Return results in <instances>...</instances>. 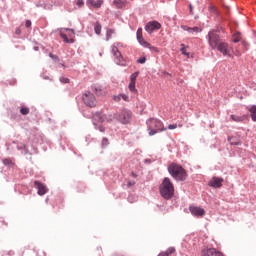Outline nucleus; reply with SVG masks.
Listing matches in <instances>:
<instances>
[{"instance_id": "obj_1", "label": "nucleus", "mask_w": 256, "mask_h": 256, "mask_svg": "<svg viewBox=\"0 0 256 256\" xmlns=\"http://www.w3.org/2000/svg\"><path fill=\"white\" fill-rule=\"evenodd\" d=\"M113 119H118L120 123L127 125L129 121H131V112L127 110H123L119 114H115L114 116L111 114H103L101 112H96L93 115L92 121L93 125L100 131L101 133H105V126L102 123H111Z\"/></svg>"}, {"instance_id": "obj_2", "label": "nucleus", "mask_w": 256, "mask_h": 256, "mask_svg": "<svg viewBox=\"0 0 256 256\" xmlns=\"http://www.w3.org/2000/svg\"><path fill=\"white\" fill-rule=\"evenodd\" d=\"M168 172L176 181H185L187 179V171L179 164L171 163L168 166Z\"/></svg>"}, {"instance_id": "obj_3", "label": "nucleus", "mask_w": 256, "mask_h": 256, "mask_svg": "<svg viewBox=\"0 0 256 256\" xmlns=\"http://www.w3.org/2000/svg\"><path fill=\"white\" fill-rule=\"evenodd\" d=\"M160 194L164 199H171L175 195V186L171 179L164 178L162 184L160 185Z\"/></svg>"}, {"instance_id": "obj_4", "label": "nucleus", "mask_w": 256, "mask_h": 256, "mask_svg": "<svg viewBox=\"0 0 256 256\" xmlns=\"http://www.w3.org/2000/svg\"><path fill=\"white\" fill-rule=\"evenodd\" d=\"M221 42H222L221 37H219V34L217 33V31L212 30L208 33V43L211 49H217L218 45Z\"/></svg>"}, {"instance_id": "obj_5", "label": "nucleus", "mask_w": 256, "mask_h": 256, "mask_svg": "<svg viewBox=\"0 0 256 256\" xmlns=\"http://www.w3.org/2000/svg\"><path fill=\"white\" fill-rule=\"evenodd\" d=\"M137 41L142 45L143 47H146L147 49H150V51H155L156 53H159V49L155 46H151L149 42L145 41L143 38V29L139 28L136 32Z\"/></svg>"}, {"instance_id": "obj_6", "label": "nucleus", "mask_w": 256, "mask_h": 256, "mask_svg": "<svg viewBox=\"0 0 256 256\" xmlns=\"http://www.w3.org/2000/svg\"><path fill=\"white\" fill-rule=\"evenodd\" d=\"M119 47H121V43L115 42L112 44L111 49H112V54L114 55L116 59L117 65H125L123 63V56L121 55V52L119 51Z\"/></svg>"}, {"instance_id": "obj_7", "label": "nucleus", "mask_w": 256, "mask_h": 256, "mask_svg": "<svg viewBox=\"0 0 256 256\" xmlns=\"http://www.w3.org/2000/svg\"><path fill=\"white\" fill-rule=\"evenodd\" d=\"M216 49L219 51V53H222L224 57H233V54H231L233 48L226 42H220Z\"/></svg>"}, {"instance_id": "obj_8", "label": "nucleus", "mask_w": 256, "mask_h": 256, "mask_svg": "<svg viewBox=\"0 0 256 256\" xmlns=\"http://www.w3.org/2000/svg\"><path fill=\"white\" fill-rule=\"evenodd\" d=\"M83 101L85 105L88 107H95L97 105V100L95 99V95L93 93L88 92L83 95Z\"/></svg>"}, {"instance_id": "obj_9", "label": "nucleus", "mask_w": 256, "mask_h": 256, "mask_svg": "<svg viewBox=\"0 0 256 256\" xmlns=\"http://www.w3.org/2000/svg\"><path fill=\"white\" fill-rule=\"evenodd\" d=\"M150 129H155L156 131H167V128H163V122L157 119H151L148 121Z\"/></svg>"}, {"instance_id": "obj_10", "label": "nucleus", "mask_w": 256, "mask_h": 256, "mask_svg": "<svg viewBox=\"0 0 256 256\" xmlns=\"http://www.w3.org/2000/svg\"><path fill=\"white\" fill-rule=\"evenodd\" d=\"M159 29H161V23H159L157 21L148 22L145 26V31H147V33H149V34L153 33V31H157Z\"/></svg>"}, {"instance_id": "obj_11", "label": "nucleus", "mask_w": 256, "mask_h": 256, "mask_svg": "<svg viewBox=\"0 0 256 256\" xmlns=\"http://www.w3.org/2000/svg\"><path fill=\"white\" fill-rule=\"evenodd\" d=\"M223 178L219 177H213L209 182V187H213L214 189H220V187H223Z\"/></svg>"}, {"instance_id": "obj_12", "label": "nucleus", "mask_w": 256, "mask_h": 256, "mask_svg": "<svg viewBox=\"0 0 256 256\" xmlns=\"http://www.w3.org/2000/svg\"><path fill=\"white\" fill-rule=\"evenodd\" d=\"M34 187L38 190V195H40V196L45 195L49 191L47 186H45V184H43L39 181L34 182Z\"/></svg>"}, {"instance_id": "obj_13", "label": "nucleus", "mask_w": 256, "mask_h": 256, "mask_svg": "<svg viewBox=\"0 0 256 256\" xmlns=\"http://www.w3.org/2000/svg\"><path fill=\"white\" fill-rule=\"evenodd\" d=\"M190 213L194 215V217H203L205 215V209L197 206L189 207Z\"/></svg>"}, {"instance_id": "obj_14", "label": "nucleus", "mask_w": 256, "mask_h": 256, "mask_svg": "<svg viewBox=\"0 0 256 256\" xmlns=\"http://www.w3.org/2000/svg\"><path fill=\"white\" fill-rule=\"evenodd\" d=\"M86 5L88 7H94V9H101L103 0H87Z\"/></svg>"}, {"instance_id": "obj_15", "label": "nucleus", "mask_w": 256, "mask_h": 256, "mask_svg": "<svg viewBox=\"0 0 256 256\" xmlns=\"http://www.w3.org/2000/svg\"><path fill=\"white\" fill-rule=\"evenodd\" d=\"M128 4L129 1L127 0H113V5L116 9H125Z\"/></svg>"}, {"instance_id": "obj_16", "label": "nucleus", "mask_w": 256, "mask_h": 256, "mask_svg": "<svg viewBox=\"0 0 256 256\" xmlns=\"http://www.w3.org/2000/svg\"><path fill=\"white\" fill-rule=\"evenodd\" d=\"M60 37L63 39L64 43H75V39H73V36L67 37V34L61 32Z\"/></svg>"}, {"instance_id": "obj_17", "label": "nucleus", "mask_w": 256, "mask_h": 256, "mask_svg": "<svg viewBox=\"0 0 256 256\" xmlns=\"http://www.w3.org/2000/svg\"><path fill=\"white\" fill-rule=\"evenodd\" d=\"M230 119H232L236 123H241V122L245 121V116L231 115Z\"/></svg>"}, {"instance_id": "obj_18", "label": "nucleus", "mask_w": 256, "mask_h": 256, "mask_svg": "<svg viewBox=\"0 0 256 256\" xmlns=\"http://www.w3.org/2000/svg\"><path fill=\"white\" fill-rule=\"evenodd\" d=\"M113 35H115V30L108 29L106 32V41H109V39H111V37H113Z\"/></svg>"}, {"instance_id": "obj_19", "label": "nucleus", "mask_w": 256, "mask_h": 256, "mask_svg": "<svg viewBox=\"0 0 256 256\" xmlns=\"http://www.w3.org/2000/svg\"><path fill=\"white\" fill-rule=\"evenodd\" d=\"M128 89L131 93H137V88H135V82L130 81Z\"/></svg>"}, {"instance_id": "obj_20", "label": "nucleus", "mask_w": 256, "mask_h": 256, "mask_svg": "<svg viewBox=\"0 0 256 256\" xmlns=\"http://www.w3.org/2000/svg\"><path fill=\"white\" fill-rule=\"evenodd\" d=\"M94 31H95L96 35H101V24H99V22L95 23Z\"/></svg>"}, {"instance_id": "obj_21", "label": "nucleus", "mask_w": 256, "mask_h": 256, "mask_svg": "<svg viewBox=\"0 0 256 256\" xmlns=\"http://www.w3.org/2000/svg\"><path fill=\"white\" fill-rule=\"evenodd\" d=\"M250 113H251V118L252 120L256 121V106H252L249 109Z\"/></svg>"}, {"instance_id": "obj_22", "label": "nucleus", "mask_w": 256, "mask_h": 256, "mask_svg": "<svg viewBox=\"0 0 256 256\" xmlns=\"http://www.w3.org/2000/svg\"><path fill=\"white\" fill-rule=\"evenodd\" d=\"M188 33H201V28L199 27H193V28H187Z\"/></svg>"}, {"instance_id": "obj_23", "label": "nucleus", "mask_w": 256, "mask_h": 256, "mask_svg": "<svg viewBox=\"0 0 256 256\" xmlns=\"http://www.w3.org/2000/svg\"><path fill=\"white\" fill-rule=\"evenodd\" d=\"M137 77H139V72H134V73L131 74V76H130V81L136 83Z\"/></svg>"}, {"instance_id": "obj_24", "label": "nucleus", "mask_w": 256, "mask_h": 256, "mask_svg": "<svg viewBox=\"0 0 256 256\" xmlns=\"http://www.w3.org/2000/svg\"><path fill=\"white\" fill-rule=\"evenodd\" d=\"M233 37H234V39H233L234 43H239V41H241V34L240 33L234 34Z\"/></svg>"}, {"instance_id": "obj_25", "label": "nucleus", "mask_w": 256, "mask_h": 256, "mask_svg": "<svg viewBox=\"0 0 256 256\" xmlns=\"http://www.w3.org/2000/svg\"><path fill=\"white\" fill-rule=\"evenodd\" d=\"M21 115H29V108L28 107H22L20 109Z\"/></svg>"}, {"instance_id": "obj_26", "label": "nucleus", "mask_w": 256, "mask_h": 256, "mask_svg": "<svg viewBox=\"0 0 256 256\" xmlns=\"http://www.w3.org/2000/svg\"><path fill=\"white\" fill-rule=\"evenodd\" d=\"M109 145V139L103 138L101 142L102 147H107Z\"/></svg>"}, {"instance_id": "obj_27", "label": "nucleus", "mask_w": 256, "mask_h": 256, "mask_svg": "<svg viewBox=\"0 0 256 256\" xmlns=\"http://www.w3.org/2000/svg\"><path fill=\"white\" fill-rule=\"evenodd\" d=\"M156 133H157V130H155L154 128L149 127V135H150V136H153V135H155Z\"/></svg>"}, {"instance_id": "obj_28", "label": "nucleus", "mask_w": 256, "mask_h": 256, "mask_svg": "<svg viewBox=\"0 0 256 256\" xmlns=\"http://www.w3.org/2000/svg\"><path fill=\"white\" fill-rule=\"evenodd\" d=\"M145 61H147V58L145 57H141L137 60V63H140L141 65H143V63H145Z\"/></svg>"}, {"instance_id": "obj_29", "label": "nucleus", "mask_w": 256, "mask_h": 256, "mask_svg": "<svg viewBox=\"0 0 256 256\" xmlns=\"http://www.w3.org/2000/svg\"><path fill=\"white\" fill-rule=\"evenodd\" d=\"M228 141L230 142L231 145H241V142H234L233 138H228Z\"/></svg>"}, {"instance_id": "obj_30", "label": "nucleus", "mask_w": 256, "mask_h": 256, "mask_svg": "<svg viewBox=\"0 0 256 256\" xmlns=\"http://www.w3.org/2000/svg\"><path fill=\"white\" fill-rule=\"evenodd\" d=\"M78 7H83V5H85V2L83 0H77Z\"/></svg>"}, {"instance_id": "obj_31", "label": "nucleus", "mask_w": 256, "mask_h": 256, "mask_svg": "<svg viewBox=\"0 0 256 256\" xmlns=\"http://www.w3.org/2000/svg\"><path fill=\"white\" fill-rule=\"evenodd\" d=\"M120 97H121V99H123L124 101H129V96H127L126 94H121Z\"/></svg>"}, {"instance_id": "obj_32", "label": "nucleus", "mask_w": 256, "mask_h": 256, "mask_svg": "<svg viewBox=\"0 0 256 256\" xmlns=\"http://www.w3.org/2000/svg\"><path fill=\"white\" fill-rule=\"evenodd\" d=\"M181 53H182V55H187V56H189V53H187V50L185 49V47H182V48H181Z\"/></svg>"}, {"instance_id": "obj_33", "label": "nucleus", "mask_w": 256, "mask_h": 256, "mask_svg": "<svg viewBox=\"0 0 256 256\" xmlns=\"http://www.w3.org/2000/svg\"><path fill=\"white\" fill-rule=\"evenodd\" d=\"M134 185H135V181H129V182L127 183L128 189L131 188V187H133Z\"/></svg>"}, {"instance_id": "obj_34", "label": "nucleus", "mask_w": 256, "mask_h": 256, "mask_svg": "<svg viewBox=\"0 0 256 256\" xmlns=\"http://www.w3.org/2000/svg\"><path fill=\"white\" fill-rule=\"evenodd\" d=\"M168 129L172 130V129H177V124H170L168 126Z\"/></svg>"}, {"instance_id": "obj_35", "label": "nucleus", "mask_w": 256, "mask_h": 256, "mask_svg": "<svg viewBox=\"0 0 256 256\" xmlns=\"http://www.w3.org/2000/svg\"><path fill=\"white\" fill-rule=\"evenodd\" d=\"M60 81H61L62 83H69L68 78H60Z\"/></svg>"}, {"instance_id": "obj_36", "label": "nucleus", "mask_w": 256, "mask_h": 256, "mask_svg": "<svg viewBox=\"0 0 256 256\" xmlns=\"http://www.w3.org/2000/svg\"><path fill=\"white\" fill-rule=\"evenodd\" d=\"M114 101H116V102L121 101V95H119V96H114Z\"/></svg>"}, {"instance_id": "obj_37", "label": "nucleus", "mask_w": 256, "mask_h": 256, "mask_svg": "<svg viewBox=\"0 0 256 256\" xmlns=\"http://www.w3.org/2000/svg\"><path fill=\"white\" fill-rule=\"evenodd\" d=\"M25 27H27V28L31 27V21H30V20H27V21H26Z\"/></svg>"}, {"instance_id": "obj_38", "label": "nucleus", "mask_w": 256, "mask_h": 256, "mask_svg": "<svg viewBox=\"0 0 256 256\" xmlns=\"http://www.w3.org/2000/svg\"><path fill=\"white\" fill-rule=\"evenodd\" d=\"M38 256H46L45 252H43V250H40L38 253H37Z\"/></svg>"}, {"instance_id": "obj_39", "label": "nucleus", "mask_w": 256, "mask_h": 256, "mask_svg": "<svg viewBox=\"0 0 256 256\" xmlns=\"http://www.w3.org/2000/svg\"><path fill=\"white\" fill-rule=\"evenodd\" d=\"M64 31H71L72 35H75V30L73 29L65 28Z\"/></svg>"}, {"instance_id": "obj_40", "label": "nucleus", "mask_w": 256, "mask_h": 256, "mask_svg": "<svg viewBox=\"0 0 256 256\" xmlns=\"http://www.w3.org/2000/svg\"><path fill=\"white\" fill-rule=\"evenodd\" d=\"M131 175L132 177L137 178V174H135V172H132Z\"/></svg>"}, {"instance_id": "obj_41", "label": "nucleus", "mask_w": 256, "mask_h": 256, "mask_svg": "<svg viewBox=\"0 0 256 256\" xmlns=\"http://www.w3.org/2000/svg\"><path fill=\"white\" fill-rule=\"evenodd\" d=\"M5 165H7V163H9V160H4Z\"/></svg>"}, {"instance_id": "obj_42", "label": "nucleus", "mask_w": 256, "mask_h": 256, "mask_svg": "<svg viewBox=\"0 0 256 256\" xmlns=\"http://www.w3.org/2000/svg\"><path fill=\"white\" fill-rule=\"evenodd\" d=\"M190 11H193V6L190 5Z\"/></svg>"}, {"instance_id": "obj_43", "label": "nucleus", "mask_w": 256, "mask_h": 256, "mask_svg": "<svg viewBox=\"0 0 256 256\" xmlns=\"http://www.w3.org/2000/svg\"><path fill=\"white\" fill-rule=\"evenodd\" d=\"M16 33L19 35L20 31H19V30H16Z\"/></svg>"}, {"instance_id": "obj_44", "label": "nucleus", "mask_w": 256, "mask_h": 256, "mask_svg": "<svg viewBox=\"0 0 256 256\" xmlns=\"http://www.w3.org/2000/svg\"><path fill=\"white\" fill-rule=\"evenodd\" d=\"M24 149H27V145H24Z\"/></svg>"}]
</instances>
